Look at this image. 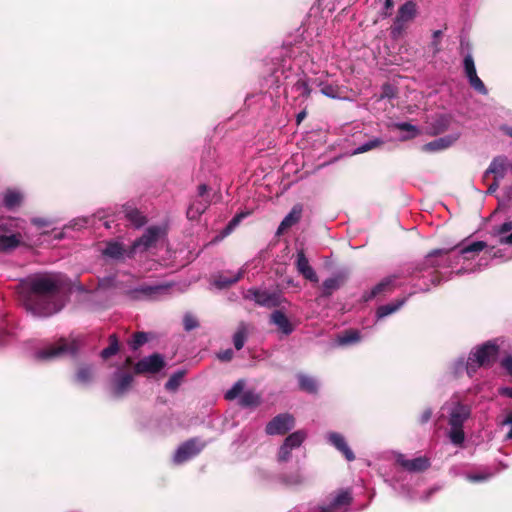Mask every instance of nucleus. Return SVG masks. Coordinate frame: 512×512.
Returning a JSON list of instances; mask_svg holds the SVG:
<instances>
[{"mask_svg": "<svg viewBox=\"0 0 512 512\" xmlns=\"http://www.w3.org/2000/svg\"><path fill=\"white\" fill-rule=\"evenodd\" d=\"M299 386L302 390L307 391L309 393L316 392L317 390V382L313 377L308 375L299 374L298 375Z\"/></svg>", "mask_w": 512, "mask_h": 512, "instance_id": "nucleus-37", "label": "nucleus"}, {"mask_svg": "<svg viewBox=\"0 0 512 512\" xmlns=\"http://www.w3.org/2000/svg\"><path fill=\"white\" fill-rule=\"evenodd\" d=\"M468 81L471 87L478 93L482 95H486L488 93L487 88L485 87L482 80L478 77V75L468 79Z\"/></svg>", "mask_w": 512, "mask_h": 512, "instance_id": "nucleus-47", "label": "nucleus"}, {"mask_svg": "<svg viewBox=\"0 0 512 512\" xmlns=\"http://www.w3.org/2000/svg\"><path fill=\"white\" fill-rule=\"evenodd\" d=\"M415 15L416 5L413 2L408 1L400 7L396 18L398 19V22L406 23L412 20L415 17Z\"/></svg>", "mask_w": 512, "mask_h": 512, "instance_id": "nucleus-32", "label": "nucleus"}, {"mask_svg": "<svg viewBox=\"0 0 512 512\" xmlns=\"http://www.w3.org/2000/svg\"><path fill=\"white\" fill-rule=\"evenodd\" d=\"M134 253L132 250L128 253L121 243L118 241H110L106 244V247L102 250V254L110 259L119 260L130 256Z\"/></svg>", "mask_w": 512, "mask_h": 512, "instance_id": "nucleus-19", "label": "nucleus"}, {"mask_svg": "<svg viewBox=\"0 0 512 512\" xmlns=\"http://www.w3.org/2000/svg\"><path fill=\"white\" fill-rule=\"evenodd\" d=\"M306 437L307 434L303 430H298L288 435L278 450V462L285 463L290 461L293 450L298 449L303 444Z\"/></svg>", "mask_w": 512, "mask_h": 512, "instance_id": "nucleus-6", "label": "nucleus"}, {"mask_svg": "<svg viewBox=\"0 0 512 512\" xmlns=\"http://www.w3.org/2000/svg\"><path fill=\"white\" fill-rule=\"evenodd\" d=\"M500 426H507L509 428L505 435V439L512 440V411L507 412L504 419L500 422Z\"/></svg>", "mask_w": 512, "mask_h": 512, "instance_id": "nucleus-50", "label": "nucleus"}, {"mask_svg": "<svg viewBox=\"0 0 512 512\" xmlns=\"http://www.w3.org/2000/svg\"><path fill=\"white\" fill-rule=\"evenodd\" d=\"M404 29V22H398V19L396 18L394 25L391 28V34L393 37H398Z\"/></svg>", "mask_w": 512, "mask_h": 512, "instance_id": "nucleus-54", "label": "nucleus"}, {"mask_svg": "<svg viewBox=\"0 0 512 512\" xmlns=\"http://www.w3.org/2000/svg\"><path fill=\"white\" fill-rule=\"evenodd\" d=\"M511 162L510 160L503 155L495 157L485 174H493L494 179L501 180L505 177L506 173L510 171Z\"/></svg>", "mask_w": 512, "mask_h": 512, "instance_id": "nucleus-14", "label": "nucleus"}, {"mask_svg": "<svg viewBox=\"0 0 512 512\" xmlns=\"http://www.w3.org/2000/svg\"><path fill=\"white\" fill-rule=\"evenodd\" d=\"M398 493H399L401 496H403V497H405V498H407V499H412V498H413V497H412V495L410 494V492H409L406 488H404V487H402V488L398 491Z\"/></svg>", "mask_w": 512, "mask_h": 512, "instance_id": "nucleus-62", "label": "nucleus"}, {"mask_svg": "<svg viewBox=\"0 0 512 512\" xmlns=\"http://www.w3.org/2000/svg\"><path fill=\"white\" fill-rule=\"evenodd\" d=\"M79 349L78 341L62 339L35 352L34 357L40 361H48L63 355H73Z\"/></svg>", "mask_w": 512, "mask_h": 512, "instance_id": "nucleus-5", "label": "nucleus"}, {"mask_svg": "<svg viewBox=\"0 0 512 512\" xmlns=\"http://www.w3.org/2000/svg\"><path fill=\"white\" fill-rule=\"evenodd\" d=\"M319 512H336L328 507H325V506H320L319 507Z\"/></svg>", "mask_w": 512, "mask_h": 512, "instance_id": "nucleus-64", "label": "nucleus"}, {"mask_svg": "<svg viewBox=\"0 0 512 512\" xmlns=\"http://www.w3.org/2000/svg\"><path fill=\"white\" fill-rule=\"evenodd\" d=\"M20 241V236L16 234L0 235V251L12 250L20 244Z\"/></svg>", "mask_w": 512, "mask_h": 512, "instance_id": "nucleus-35", "label": "nucleus"}, {"mask_svg": "<svg viewBox=\"0 0 512 512\" xmlns=\"http://www.w3.org/2000/svg\"><path fill=\"white\" fill-rule=\"evenodd\" d=\"M499 347L495 341H487L474 347L467 358L460 357L454 363V372L459 375L466 372L472 377L479 368L489 367L498 356Z\"/></svg>", "mask_w": 512, "mask_h": 512, "instance_id": "nucleus-3", "label": "nucleus"}, {"mask_svg": "<svg viewBox=\"0 0 512 512\" xmlns=\"http://www.w3.org/2000/svg\"><path fill=\"white\" fill-rule=\"evenodd\" d=\"M243 273H244V269H240V270H238L235 273L226 272L224 274L219 275L215 279L214 284L218 288L228 287L229 285L234 284L235 282H237L243 276Z\"/></svg>", "mask_w": 512, "mask_h": 512, "instance_id": "nucleus-25", "label": "nucleus"}, {"mask_svg": "<svg viewBox=\"0 0 512 512\" xmlns=\"http://www.w3.org/2000/svg\"><path fill=\"white\" fill-rule=\"evenodd\" d=\"M148 340V337H147V334L146 333H143V332H139V333H136L132 340L130 341V346L132 349L136 350L138 349L141 345H143L144 343H146Z\"/></svg>", "mask_w": 512, "mask_h": 512, "instance_id": "nucleus-49", "label": "nucleus"}, {"mask_svg": "<svg viewBox=\"0 0 512 512\" xmlns=\"http://www.w3.org/2000/svg\"><path fill=\"white\" fill-rule=\"evenodd\" d=\"M183 376H184V372L183 371H178V372L174 373L169 378L167 383L165 384L166 389L170 390V391L176 390L178 388V386L180 385V382H181Z\"/></svg>", "mask_w": 512, "mask_h": 512, "instance_id": "nucleus-43", "label": "nucleus"}, {"mask_svg": "<svg viewBox=\"0 0 512 512\" xmlns=\"http://www.w3.org/2000/svg\"><path fill=\"white\" fill-rule=\"evenodd\" d=\"M245 217V214H238L236 215L228 224V226L225 229V235H228Z\"/></svg>", "mask_w": 512, "mask_h": 512, "instance_id": "nucleus-53", "label": "nucleus"}, {"mask_svg": "<svg viewBox=\"0 0 512 512\" xmlns=\"http://www.w3.org/2000/svg\"><path fill=\"white\" fill-rule=\"evenodd\" d=\"M463 66L467 79H470L477 75L474 59L471 54H467L464 57Z\"/></svg>", "mask_w": 512, "mask_h": 512, "instance_id": "nucleus-41", "label": "nucleus"}, {"mask_svg": "<svg viewBox=\"0 0 512 512\" xmlns=\"http://www.w3.org/2000/svg\"><path fill=\"white\" fill-rule=\"evenodd\" d=\"M165 365L164 359L159 354H153L141 359L135 365L136 373H156Z\"/></svg>", "mask_w": 512, "mask_h": 512, "instance_id": "nucleus-11", "label": "nucleus"}, {"mask_svg": "<svg viewBox=\"0 0 512 512\" xmlns=\"http://www.w3.org/2000/svg\"><path fill=\"white\" fill-rule=\"evenodd\" d=\"M301 214L302 206L299 204L293 206L291 211L284 217V219L280 223L277 230V234H282L285 230L298 223L301 218Z\"/></svg>", "mask_w": 512, "mask_h": 512, "instance_id": "nucleus-23", "label": "nucleus"}, {"mask_svg": "<svg viewBox=\"0 0 512 512\" xmlns=\"http://www.w3.org/2000/svg\"><path fill=\"white\" fill-rule=\"evenodd\" d=\"M396 462L409 472H422L430 466L429 459L423 456L407 459L405 455L397 454Z\"/></svg>", "mask_w": 512, "mask_h": 512, "instance_id": "nucleus-12", "label": "nucleus"}, {"mask_svg": "<svg viewBox=\"0 0 512 512\" xmlns=\"http://www.w3.org/2000/svg\"><path fill=\"white\" fill-rule=\"evenodd\" d=\"M133 382V376L130 373L117 371L112 378L111 390L115 396L125 394Z\"/></svg>", "mask_w": 512, "mask_h": 512, "instance_id": "nucleus-13", "label": "nucleus"}, {"mask_svg": "<svg viewBox=\"0 0 512 512\" xmlns=\"http://www.w3.org/2000/svg\"><path fill=\"white\" fill-rule=\"evenodd\" d=\"M166 232L167 228L165 225H153L148 227L142 237L134 242L132 251L136 252L139 249L146 250L152 247L166 235Z\"/></svg>", "mask_w": 512, "mask_h": 512, "instance_id": "nucleus-7", "label": "nucleus"}, {"mask_svg": "<svg viewBox=\"0 0 512 512\" xmlns=\"http://www.w3.org/2000/svg\"><path fill=\"white\" fill-rule=\"evenodd\" d=\"M444 408L447 410L448 424L450 426L448 437L452 444L461 446L465 440L463 424L469 419L471 408L469 405L459 401H451Z\"/></svg>", "mask_w": 512, "mask_h": 512, "instance_id": "nucleus-4", "label": "nucleus"}, {"mask_svg": "<svg viewBox=\"0 0 512 512\" xmlns=\"http://www.w3.org/2000/svg\"><path fill=\"white\" fill-rule=\"evenodd\" d=\"M345 277L343 275H335L326 279L323 284V294L331 295L334 291L338 290L344 283Z\"/></svg>", "mask_w": 512, "mask_h": 512, "instance_id": "nucleus-31", "label": "nucleus"}, {"mask_svg": "<svg viewBox=\"0 0 512 512\" xmlns=\"http://www.w3.org/2000/svg\"><path fill=\"white\" fill-rule=\"evenodd\" d=\"M118 351V343L115 335L110 336V345L101 352L102 358L106 359Z\"/></svg>", "mask_w": 512, "mask_h": 512, "instance_id": "nucleus-45", "label": "nucleus"}, {"mask_svg": "<svg viewBox=\"0 0 512 512\" xmlns=\"http://www.w3.org/2000/svg\"><path fill=\"white\" fill-rule=\"evenodd\" d=\"M492 473L484 471L478 473H467L465 478L470 482H484L492 477Z\"/></svg>", "mask_w": 512, "mask_h": 512, "instance_id": "nucleus-44", "label": "nucleus"}, {"mask_svg": "<svg viewBox=\"0 0 512 512\" xmlns=\"http://www.w3.org/2000/svg\"><path fill=\"white\" fill-rule=\"evenodd\" d=\"M271 322L278 327L284 334L288 335L292 332V326L286 315L281 311H274L271 314Z\"/></svg>", "mask_w": 512, "mask_h": 512, "instance_id": "nucleus-26", "label": "nucleus"}, {"mask_svg": "<svg viewBox=\"0 0 512 512\" xmlns=\"http://www.w3.org/2000/svg\"><path fill=\"white\" fill-rule=\"evenodd\" d=\"M246 298L254 300L257 304L267 307H274L280 303V294L268 290L249 289Z\"/></svg>", "mask_w": 512, "mask_h": 512, "instance_id": "nucleus-10", "label": "nucleus"}, {"mask_svg": "<svg viewBox=\"0 0 512 512\" xmlns=\"http://www.w3.org/2000/svg\"><path fill=\"white\" fill-rule=\"evenodd\" d=\"M361 339L360 333L357 330H349L338 336L337 344L340 346L351 345L359 342Z\"/></svg>", "mask_w": 512, "mask_h": 512, "instance_id": "nucleus-36", "label": "nucleus"}, {"mask_svg": "<svg viewBox=\"0 0 512 512\" xmlns=\"http://www.w3.org/2000/svg\"><path fill=\"white\" fill-rule=\"evenodd\" d=\"M487 248V243L484 241H475L471 243H462L449 253L445 250L439 249L431 252L425 259V266L427 267H438L440 264L435 261L436 257H445L447 266L457 269V274L472 273L482 269L488 265V259L497 257L496 253H493L492 249L487 250L485 255L482 256L478 262L475 259L478 255Z\"/></svg>", "mask_w": 512, "mask_h": 512, "instance_id": "nucleus-2", "label": "nucleus"}, {"mask_svg": "<svg viewBox=\"0 0 512 512\" xmlns=\"http://www.w3.org/2000/svg\"><path fill=\"white\" fill-rule=\"evenodd\" d=\"M381 144V141L379 139H373V140H369L367 142H365L364 144L358 146L353 154H361V153H364V152H367L377 146H379Z\"/></svg>", "mask_w": 512, "mask_h": 512, "instance_id": "nucleus-48", "label": "nucleus"}, {"mask_svg": "<svg viewBox=\"0 0 512 512\" xmlns=\"http://www.w3.org/2000/svg\"><path fill=\"white\" fill-rule=\"evenodd\" d=\"M296 267L300 274L303 275L304 278L311 282H318V277L314 269L310 266L307 257L304 254L303 250L297 252V260Z\"/></svg>", "mask_w": 512, "mask_h": 512, "instance_id": "nucleus-17", "label": "nucleus"}, {"mask_svg": "<svg viewBox=\"0 0 512 512\" xmlns=\"http://www.w3.org/2000/svg\"><path fill=\"white\" fill-rule=\"evenodd\" d=\"M295 425L293 416L290 414H279L266 425L268 435H283L290 431Z\"/></svg>", "mask_w": 512, "mask_h": 512, "instance_id": "nucleus-8", "label": "nucleus"}, {"mask_svg": "<svg viewBox=\"0 0 512 512\" xmlns=\"http://www.w3.org/2000/svg\"><path fill=\"white\" fill-rule=\"evenodd\" d=\"M406 302V298L396 300L395 302L382 305L377 309V319H382L398 311Z\"/></svg>", "mask_w": 512, "mask_h": 512, "instance_id": "nucleus-30", "label": "nucleus"}, {"mask_svg": "<svg viewBox=\"0 0 512 512\" xmlns=\"http://www.w3.org/2000/svg\"><path fill=\"white\" fill-rule=\"evenodd\" d=\"M198 326L197 319L192 315H185L184 317V327L185 330L190 331L195 329Z\"/></svg>", "mask_w": 512, "mask_h": 512, "instance_id": "nucleus-52", "label": "nucleus"}, {"mask_svg": "<svg viewBox=\"0 0 512 512\" xmlns=\"http://www.w3.org/2000/svg\"><path fill=\"white\" fill-rule=\"evenodd\" d=\"M351 495L348 491H340L338 492L329 502V504L324 505L336 512H346V507L351 503Z\"/></svg>", "mask_w": 512, "mask_h": 512, "instance_id": "nucleus-21", "label": "nucleus"}, {"mask_svg": "<svg viewBox=\"0 0 512 512\" xmlns=\"http://www.w3.org/2000/svg\"><path fill=\"white\" fill-rule=\"evenodd\" d=\"M292 90L299 96L308 98L311 93L308 83L305 80H298L292 87Z\"/></svg>", "mask_w": 512, "mask_h": 512, "instance_id": "nucleus-42", "label": "nucleus"}, {"mask_svg": "<svg viewBox=\"0 0 512 512\" xmlns=\"http://www.w3.org/2000/svg\"><path fill=\"white\" fill-rule=\"evenodd\" d=\"M283 483L289 486H297L304 482V477L300 472H295L289 476H285L282 479Z\"/></svg>", "mask_w": 512, "mask_h": 512, "instance_id": "nucleus-46", "label": "nucleus"}, {"mask_svg": "<svg viewBox=\"0 0 512 512\" xmlns=\"http://www.w3.org/2000/svg\"><path fill=\"white\" fill-rule=\"evenodd\" d=\"M260 402V397L252 391L243 393L240 397V404L244 407L256 406Z\"/></svg>", "mask_w": 512, "mask_h": 512, "instance_id": "nucleus-39", "label": "nucleus"}, {"mask_svg": "<svg viewBox=\"0 0 512 512\" xmlns=\"http://www.w3.org/2000/svg\"><path fill=\"white\" fill-rule=\"evenodd\" d=\"M24 199V194L21 190L9 188L3 193V204L9 210L18 208Z\"/></svg>", "mask_w": 512, "mask_h": 512, "instance_id": "nucleus-20", "label": "nucleus"}, {"mask_svg": "<svg viewBox=\"0 0 512 512\" xmlns=\"http://www.w3.org/2000/svg\"><path fill=\"white\" fill-rule=\"evenodd\" d=\"M167 290V286H140L130 291V295L134 299H154L160 293Z\"/></svg>", "mask_w": 512, "mask_h": 512, "instance_id": "nucleus-16", "label": "nucleus"}, {"mask_svg": "<svg viewBox=\"0 0 512 512\" xmlns=\"http://www.w3.org/2000/svg\"><path fill=\"white\" fill-rule=\"evenodd\" d=\"M305 117H306V111L305 110H303L300 113H298V115L296 117L297 124H300L304 120Z\"/></svg>", "mask_w": 512, "mask_h": 512, "instance_id": "nucleus-63", "label": "nucleus"}, {"mask_svg": "<svg viewBox=\"0 0 512 512\" xmlns=\"http://www.w3.org/2000/svg\"><path fill=\"white\" fill-rule=\"evenodd\" d=\"M207 190H208V187L207 185L205 184H201L199 187H198V198H209L206 194H207Z\"/></svg>", "mask_w": 512, "mask_h": 512, "instance_id": "nucleus-58", "label": "nucleus"}, {"mask_svg": "<svg viewBox=\"0 0 512 512\" xmlns=\"http://www.w3.org/2000/svg\"><path fill=\"white\" fill-rule=\"evenodd\" d=\"M318 86L320 87V92L324 96L332 99L342 98L343 90L338 85L320 82Z\"/></svg>", "mask_w": 512, "mask_h": 512, "instance_id": "nucleus-33", "label": "nucleus"}, {"mask_svg": "<svg viewBox=\"0 0 512 512\" xmlns=\"http://www.w3.org/2000/svg\"><path fill=\"white\" fill-rule=\"evenodd\" d=\"M233 357V351L231 349H227L218 354V358L222 361H229Z\"/></svg>", "mask_w": 512, "mask_h": 512, "instance_id": "nucleus-56", "label": "nucleus"}, {"mask_svg": "<svg viewBox=\"0 0 512 512\" xmlns=\"http://www.w3.org/2000/svg\"><path fill=\"white\" fill-rule=\"evenodd\" d=\"M499 393L501 395L507 396L509 398H512V387H502L499 389Z\"/></svg>", "mask_w": 512, "mask_h": 512, "instance_id": "nucleus-60", "label": "nucleus"}, {"mask_svg": "<svg viewBox=\"0 0 512 512\" xmlns=\"http://www.w3.org/2000/svg\"><path fill=\"white\" fill-rule=\"evenodd\" d=\"M64 288L65 280L61 274H35L21 281L19 294L27 310L46 317L64 306Z\"/></svg>", "mask_w": 512, "mask_h": 512, "instance_id": "nucleus-1", "label": "nucleus"}, {"mask_svg": "<svg viewBox=\"0 0 512 512\" xmlns=\"http://www.w3.org/2000/svg\"><path fill=\"white\" fill-rule=\"evenodd\" d=\"M431 416H432V410L431 409L428 408V409L424 410L423 413L420 416V422L421 423L428 422L430 420Z\"/></svg>", "mask_w": 512, "mask_h": 512, "instance_id": "nucleus-57", "label": "nucleus"}, {"mask_svg": "<svg viewBox=\"0 0 512 512\" xmlns=\"http://www.w3.org/2000/svg\"><path fill=\"white\" fill-rule=\"evenodd\" d=\"M499 181L500 180H497L495 179L494 182L488 187V193H494L496 192V190L498 189L499 187Z\"/></svg>", "mask_w": 512, "mask_h": 512, "instance_id": "nucleus-61", "label": "nucleus"}, {"mask_svg": "<svg viewBox=\"0 0 512 512\" xmlns=\"http://www.w3.org/2000/svg\"><path fill=\"white\" fill-rule=\"evenodd\" d=\"M449 126V119L446 116H440L437 119V125L434 127L435 133H440L446 130Z\"/></svg>", "mask_w": 512, "mask_h": 512, "instance_id": "nucleus-51", "label": "nucleus"}, {"mask_svg": "<svg viewBox=\"0 0 512 512\" xmlns=\"http://www.w3.org/2000/svg\"><path fill=\"white\" fill-rule=\"evenodd\" d=\"M94 376V370L91 366L83 365L78 368L75 379L76 382L81 385H87L89 384Z\"/></svg>", "mask_w": 512, "mask_h": 512, "instance_id": "nucleus-34", "label": "nucleus"}, {"mask_svg": "<svg viewBox=\"0 0 512 512\" xmlns=\"http://www.w3.org/2000/svg\"><path fill=\"white\" fill-rule=\"evenodd\" d=\"M203 444L199 443L196 439L189 440L178 447L174 456L173 462L175 464H182L191 458L195 457L203 448Z\"/></svg>", "mask_w": 512, "mask_h": 512, "instance_id": "nucleus-9", "label": "nucleus"}, {"mask_svg": "<svg viewBox=\"0 0 512 512\" xmlns=\"http://www.w3.org/2000/svg\"><path fill=\"white\" fill-rule=\"evenodd\" d=\"M327 440L344 455L347 461H353L355 459L353 451L350 449L345 438L341 434L330 432L327 434Z\"/></svg>", "mask_w": 512, "mask_h": 512, "instance_id": "nucleus-15", "label": "nucleus"}, {"mask_svg": "<svg viewBox=\"0 0 512 512\" xmlns=\"http://www.w3.org/2000/svg\"><path fill=\"white\" fill-rule=\"evenodd\" d=\"M209 198H196L187 209V217L190 220L198 219L209 207Z\"/></svg>", "mask_w": 512, "mask_h": 512, "instance_id": "nucleus-24", "label": "nucleus"}, {"mask_svg": "<svg viewBox=\"0 0 512 512\" xmlns=\"http://www.w3.org/2000/svg\"><path fill=\"white\" fill-rule=\"evenodd\" d=\"M31 222L34 225L39 226V227H44V226L49 225V222L46 219H44V218H33L31 220Z\"/></svg>", "mask_w": 512, "mask_h": 512, "instance_id": "nucleus-59", "label": "nucleus"}, {"mask_svg": "<svg viewBox=\"0 0 512 512\" xmlns=\"http://www.w3.org/2000/svg\"><path fill=\"white\" fill-rule=\"evenodd\" d=\"M501 365L510 375H512V355H508L507 357L503 358Z\"/></svg>", "mask_w": 512, "mask_h": 512, "instance_id": "nucleus-55", "label": "nucleus"}, {"mask_svg": "<svg viewBox=\"0 0 512 512\" xmlns=\"http://www.w3.org/2000/svg\"><path fill=\"white\" fill-rule=\"evenodd\" d=\"M494 234L499 237V243L512 244V221L504 222L494 230Z\"/></svg>", "mask_w": 512, "mask_h": 512, "instance_id": "nucleus-29", "label": "nucleus"}, {"mask_svg": "<svg viewBox=\"0 0 512 512\" xmlns=\"http://www.w3.org/2000/svg\"><path fill=\"white\" fill-rule=\"evenodd\" d=\"M459 134L454 133L450 135H446L444 137L437 138L427 144H425L424 149L426 151H441L451 147L456 141L459 139Z\"/></svg>", "mask_w": 512, "mask_h": 512, "instance_id": "nucleus-18", "label": "nucleus"}, {"mask_svg": "<svg viewBox=\"0 0 512 512\" xmlns=\"http://www.w3.org/2000/svg\"><path fill=\"white\" fill-rule=\"evenodd\" d=\"M396 276H389L384 278L378 284H376L369 293L364 295L366 301L386 292L391 291L394 288V282Z\"/></svg>", "mask_w": 512, "mask_h": 512, "instance_id": "nucleus-22", "label": "nucleus"}, {"mask_svg": "<svg viewBox=\"0 0 512 512\" xmlns=\"http://www.w3.org/2000/svg\"><path fill=\"white\" fill-rule=\"evenodd\" d=\"M247 338V328L244 324L240 325L233 336V344L237 350L243 348Z\"/></svg>", "mask_w": 512, "mask_h": 512, "instance_id": "nucleus-38", "label": "nucleus"}, {"mask_svg": "<svg viewBox=\"0 0 512 512\" xmlns=\"http://www.w3.org/2000/svg\"><path fill=\"white\" fill-rule=\"evenodd\" d=\"M245 387L244 380H238L234 385L226 391L225 398L227 400H234L241 395Z\"/></svg>", "mask_w": 512, "mask_h": 512, "instance_id": "nucleus-40", "label": "nucleus"}, {"mask_svg": "<svg viewBox=\"0 0 512 512\" xmlns=\"http://www.w3.org/2000/svg\"><path fill=\"white\" fill-rule=\"evenodd\" d=\"M123 212L125 217L136 227H141L146 223V218L142 213L131 205H125L123 207Z\"/></svg>", "mask_w": 512, "mask_h": 512, "instance_id": "nucleus-27", "label": "nucleus"}, {"mask_svg": "<svg viewBox=\"0 0 512 512\" xmlns=\"http://www.w3.org/2000/svg\"><path fill=\"white\" fill-rule=\"evenodd\" d=\"M392 130H399L405 134L401 136V140H408L416 137L419 134V129L407 122H396L391 125Z\"/></svg>", "mask_w": 512, "mask_h": 512, "instance_id": "nucleus-28", "label": "nucleus"}]
</instances>
